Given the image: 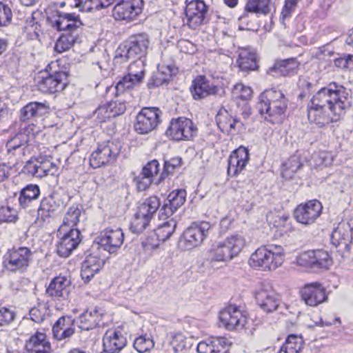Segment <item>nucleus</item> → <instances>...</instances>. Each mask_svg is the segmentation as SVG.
Wrapping results in <instances>:
<instances>
[{
    "label": "nucleus",
    "instance_id": "nucleus-1",
    "mask_svg": "<svg viewBox=\"0 0 353 353\" xmlns=\"http://www.w3.org/2000/svg\"><path fill=\"white\" fill-rule=\"evenodd\" d=\"M347 90L332 82L319 90L307 105V118L310 123L323 128L339 121L350 106Z\"/></svg>",
    "mask_w": 353,
    "mask_h": 353
},
{
    "label": "nucleus",
    "instance_id": "nucleus-2",
    "mask_svg": "<svg viewBox=\"0 0 353 353\" xmlns=\"http://www.w3.org/2000/svg\"><path fill=\"white\" fill-rule=\"evenodd\" d=\"M287 107V99L279 90H265L259 97V112L272 123H279L284 119Z\"/></svg>",
    "mask_w": 353,
    "mask_h": 353
},
{
    "label": "nucleus",
    "instance_id": "nucleus-3",
    "mask_svg": "<svg viewBox=\"0 0 353 353\" xmlns=\"http://www.w3.org/2000/svg\"><path fill=\"white\" fill-rule=\"evenodd\" d=\"M150 44L149 37L146 34L141 33L131 36L130 39L121 43L115 51L114 68L112 70L119 72L125 68V64L130 59L138 57L141 59L146 54Z\"/></svg>",
    "mask_w": 353,
    "mask_h": 353
},
{
    "label": "nucleus",
    "instance_id": "nucleus-4",
    "mask_svg": "<svg viewBox=\"0 0 353 353\" xmlns=\"http://www.w3.org/2000/svg\"><path fill=\"white\" fill-rule=\"evenodd\" d=\"M246 245L243 236L236 234L227 237L223 241L212 245L205 254L210 263H227L238 256Z\"/></svg>",
    "mask_w": 353,
    "mask_h": 353
},
{
    "label": "nucleus",
    "instance_id": "nucleus-5",
    "mask_svg": "<svg viewBox=\"0 0 353 353\" xmlns=\"http://www.w3.org/2000/svg\"><path fill=\"white\" fill-rule=\"evenodd\" d=\"M284 261V249L281 246L271 245L256 249L250 255L248 264L256 270L272 271L280 267Z\"/></svg>",
    "mask_w": 353,
    "mask_h": 353
},
{
    "label": "nucleus",
    "instance_id": "nucleus-6",
    "mask_svg": "<svg viewBox=\"0 0 353 353\" xmlns=\"http://www.w3.org/2000/svg\"><path fill=\"white\" fill-rule=\"evenodd\" d=\"M37 85L43 93H55L65 89L68 84V74L59 69L57 62H51L46 71L36 78Z\"/></svg>",
    "mask_w": 353,
    "mask_h": 353
},
{
    "label": "nucleus",
    "instance_id": "nucleus-7",
    "mask_svg": "<svg viewBox=\"0 0 353 353\" xmlns=\"http://www.w3.org/2000/svg\"><path fill=\"white\" fill-rule=\"evenodd\" d=\"M161 205L157 196H152L139 203L131 222V230L134 233L143 232Z\"/></svg>",
    "mask_w": 353,
    "mask_h": 353
},
{
    "label": "nucleus",
    "instance_id": "nucleus-8",
    "mask_svg": "<svg viewBox=\"0 0 353 353\" xmlns=\"http://www.w3.org/2000/svg\"><path fill=\"white\" fill-rule=\"evenodd\" d=\"M211 229L212 225L207 221L192 223L183 232L179 241L180 247L187 250L199 247Z\"/></svg>",
    "mask_w": 353,
    "mask_h": 353
},
{
    "label": "nucleus",
    "instance_id": "nucleus-9",
    "mask_svg": "<svg viewBox=\"0 0 353 353\" xmlns=\"http://www.w3.org/2000/svg\"><path fill=\"white\" fill-rule=\"evenodd\" d=\"M32 260V252L26 247L8 250L3 257V266L9 272H22L30 265Z\"/></svg>",
    "mask_w": 353,
    "mask_h": 353
},
{
    "label": "nucleus",
    "instance_id": "nucleus-10",
    "mask_svg": "<svg viewBox=\"0 0 353 353\" xmlns=\"http://www.w3.org/2000/svg\"><path fill=\"white\" fill-rule=\"evenodd\" d=\"M144 74L145 61L138 59L128 67V74L117 82L115 95L117 97L123 94L126 90H130L142 82Z\"/></svg>",
    "mask_w": 353,
    "mask_h": 353
},
{
    "label": "nucleus",
    "instance_id": "nucleus-11",
    "mask_svg": "<svg viewBox=\"0 0 353 353\" xmlns=\"http://www.w3.org/2000/svg\"><path fill=\"white\" fill-rule=\"evenodd\" d=\"M162 112L154 107L141 109L136 117L134 130L140 134H147L154 130L161 123Z\"/></svg>",
    "mask_w": 353,
    "mask_h": 353
},
{
    "label": "nucleus",
    "instance_id": "nucleus-12",
    "mask_svg": "<svg viewBox=\"0 0 353 353\" xmlns=\"http://www.w3.org/2000/svg\"><path fill=\"white\" fill-rule=\"evenodd\" d=\"M63 208V202L57 192H52L48 196L44 197L40 203L37 210V220L41 223H50Z\"/></svg>",
    "mask_w": 353,
    "mask_h": 353
},
{
    "label": "nucleus",
    "instance_id": "nucleus-13",
    "mask_svg": "<svg viewBox=\"0 0 353 353\" xmlns=\"http://www.w3.org/2000/svg\"><path fill=\"white\" fill-rule=\"evenodd\" d=\"M196 132L197 128L192 120L179 117L172 120L166 134L176 141H187L195 137Z\"/></svg>",
    "mask_w": 353,
    "mask_h": 353
},
{
    "label": "nucleus",
    "instance_id": "nucleus-14",
    "mask_svg": "<svg viewBox=\"0 0 353 353\" xmlns=\"http://www.w3.org/2000/svg\"><path fill=\"white\" fill-rule=\"evenodd\" d=\"M323 210L321 203L316 200H310L299 205L294 210V217L297 222L309 225L314 223L321 216Z\"/></svg>",
    "mask_w": 353,
    "mask_h": 353
},
{
    "label": "nucleus",
    "instance_id": "nucleus-15",
    "mask_svg": "<svg viewBox=\"0 0 353 353\" xmlns=\"http://www.w3.org/2000/svg\"><path fill=\"white\" fill-rule=\"evenodd\" d=\"M220 321L228 330H242L247 323V316L239 307L230 305L219 313Z\"/></svg>",
    "mask_w": 353,
    "mask_h": 353
},
{
    "label": "nucleus",
    "instance_id": "nucleus-16",
    "mask_svg": "<svg viewBox=\"0 0 353 353\" xmlns=\"http://www.w3.org/2000/svg\"><path fill=\"white\" fill-rule=\"evenodd\" d=\"M143 0H121L112 10V16L118 21H130L142 12Z\"/></svg>",
    "mask_w": 353,
    "mask_h": 353
},
{
    "label": "nucleus",
    "instance_id": "nucleus-17",
    "mask_svg": "<svg viewBox=\"0 0 353 353\" xmlns=\"http://www.w3.org/2000/svg\"><path fill=\"white\" fill-rule=\"evenodd\" d=\"M301 295L305 303L312 307L317 306L327 299L325 288L317 282L305 284L301 290Z\"/></svg>",
    "mask_w": 353,
    "mask_h": 353
},
{
    "label": "nucleus",
    "instance_id": "nucleus-18",
    "mask_svg": "<svg viewBox=\"0 0 353 353\" xmlns=\"http://www.w3.org/2000/svg\"><path fill=\"white\" fill-rule=\"evenodd\" d=\"M207 12V6L204 1L196 0L189 3L185 8L188 26L192 29L200 26L205 21Z\"/></svg>",
    "mask_w": 353,
    "mask_h": 353
},
{
    "label": "nucleus",
    "instance_id": "nucleus-19",
    "mask_svg": "<svg viewBox=\"0 0 353 353\" xmlns=\"http://www.w3.org/2000/svg\"><path fill=\"white\" fill-rule=\"evenodd\" d=\"M60 236V241L57 245V254L61 257H68L79 245L80 231L78 229H72L63 232Z\"/></svg>",
    "mask_w": 353,
    "mask_h": 353
},
{
    "label": "nucleus",
    "instance_id": "nucleus-20",
    "mask_svg": "<svg viewBox=\"0 0 353 353\" xmlns=\"http://www.w3.org/2000/svg\"><path fill=\"white\" fill-rule=\"evenodd\" d=\"M50 106L46 101H32L24 105L19 111V121L27 123L29 121H37L50 112Z\"/></svg>",
    "mask_w": 353,
    "mask_h": 353
},
{
    "label": "nucleus",
    "instance_id": "nucleus-21",
    "mask_svg": "<svg viewBox=\"0 0 353 353\" xmlns=\"http://www.w3.org/2000/svg\"><path fill=\"white\" fill-rule=\"evenodd\" d=\"M250 160L249 150L240 146L234 150L228 158V174L236 176L245 170Z\"/></svg>",
    "mask_w": 353,
    "mask_h": 353
},
{
    "label": "nucleus",
    "instance_id": "nucleus-22",
    "mask_svg": "<svg viewBox=\"0 0 353 353\" xmlns=\"http://www.w3.org/2000/svg\"><path fill=\"white\" fill-rule=\"evenodd\" d=\"M186 196L187 193L184 189H177L172 191L167 197V201L160 209V218L165 219L172 216L184 204Z\"/></svg>",
    "mask_w": 353,
    "mask_h": 353
},
{
    "label": "nucleus",
    "instance_id": "nucleus-23",
    "mask_svg": "<svg viewBox=\"0 0 353 353\" xmlns=\"http://www.w3.org/2000/svg\"><path fill=\"white\" fill-rule=\"evenodd\" d=\"M221 88L214 85L205 76H199L194 79L190 91L194 99H201L210 94H219Z\"/></svg>",
    "mask_w": 353,
    "mask_h": 353
},
{
    "label": "nucleus",
    "instance_id": "nucleus-24",
    "mask_svg": "<svg viewBox=\"0 0 353 353\" xmlns=\"http://www.w3.org/2000/svg\"><path fill=\"white\" fill-rule=\"evenodd\" d=\"M256 299L261 307L267 312L275 310L279 305V295L269 285H263L257 291Z\"/></svg>",
    "mask_w": 353,
    "mask_h": 353
},
{
    "label": "nucleus",
    "instance_id": "nucleus-25",
    "mask_svg": "<svg viewBox=\"0 0 353 353\" xmlns=\"http://www.w3.org/2000/svg\"><path fill=\"white\" fill-rule=\"evenodd\" d=\"M70 285L71 281L66 276H56L49 284L46 294L58 299H66L69 296Z\"/></svg>",
    "mask_w": 353,
    "mask_h": 353
},
{
    "label": "nucleus",
    "instance_id": "nucleus-26",
    "mask_svg": "<svg viewBox=\"0 0 353 353\" xmlns=\"http://www.w3.org/2000/svg\"><path fill=\"white\" fill-rule=\"evenodd\" d=\"M231 342L225 337H214L198 343V353H225Z\"/></svg>",
    "mask_w": 353,
    "mask_h": 353
},
{
    "label": "nucleus",
    "instance_id": "nucleus-27",
    "mask_svg": "<svg viewBox=\"0 0 353 353\" xmlns=\"http://www.w3.org/2000/svg\"><path fill=\"white\" fill-rule=\"evenodd\" d=\"M74 319L69 316L60 317L52 327L54 337L59 340L70 338L74 333Z\"/></svg>",
    "mask_w": 353,
    "mask_h": 353
},
{
    "label": "nucleus",
    "instance_id": "nucleus-28",
    "mask_svg": "<svg viewBox=\"0 0 353 353\" xmlns=\"http://www.w3.org/2000/svg\"><path fill=\"white\" fill-rule=\"evenodd\" d=\"M29 139L23 133H17L6 143V148L9 155L20 158L26 154L28 146Z\"/></svg>",
    "mask_w": 353,
    "mask_h": 353
},
{
    "label": "nucleus",
    "instance_id": "nucleus-29",
    "mask_svg": "<svg viewBox=\"0 0 353 353\" xmlns=\"http://www.w3.org/2000/svg\"><path fill=\"white\" fill-rule=\"evenodd\" d=\"M216 121L219 128L224 133H231L236 129H240L243 123L232 117L229 112L225 110H220L216 117Z\"/></svg>",
    "mask_w": 353,
    "mask_h": 353
},
{
    "label": "nucleus",
    "instance_id": "nucleus-30",
    "mask_svg": "<svg viewBox=\"0 0 353 353\" xmlns=\"http://www.w3.org/2000/svg\"><path fill=\"white\" fill-rule=\"evenodd\" d=\"M299 63L294 58L276 61L274 65L268 70L269 73H277L282 76H290L297 71Z\"/></svg>",
    "mask_w": 353,
    "mask_h": 353
},
{
    "label": "nucleus",
    "instance_id": "nucleus-31",
    "mask_svg": "<svg viewBox=\"0 0 353 353\" xmlns=\"http://www.w3.org/2000/svg\"><path fill=\"white\" fill-rule=\"evenodd\" d=\"M159 171V163L157 160L148 162L142 170L141 179L137 181L138 188L144 190L148 188L152 182L153 178Z\"/></svg>",
    "mask_w": 353,
    "mask_h": 353
},
{
    "label": "nucleus",
    "instance_id": "nucleus-32",
    "mask_svg": "<svg viewBox=\"0 0 353 353\" xmlns=\"http://www.w3.org/2000/svg\"><path fill=\"white\" fill-rule=\"evenodd\" d=\"M81 214V210L78 206L72 205L68 210L63 221V223L59 227L57 234L61 235L63 232L72 229H77L76 226L79 222V217Z\"/></svg>",
    "mask_w": 353,
    "mask_h": 353
},
{
    "label": "nucleus",
    "instance_id": "nucleus-33",
    "mask_svg": "<svg viewBox=\"0 0 353 353\" xmlns=\"http://www.w3.org/2000/svg\"><path fill=\"white\" fill-rule=\"evenodd\" d=\"M101 314L97 308L89 309L79 316V327L83 330H90L96 327L100 321Z\"/></svg>",
    "mask_w": 353,
    "mask_h": 353
},
{
    "label": "nucleus",
    "instance_id": "nucleus-34",
    "mask_svg": "<svg viewBox=\"0 0 353 353\" xmlns=\"http://www.w3.org/2000/svg\"><path fill=\"white\" fill-rule=\"evenodd\" d=\"M272 0H247L245 11L259 15H267L271 12Z\"/></svg>",
    "mask_w": 353,
    "mask_h": 353
},
{
    "label": "nucleus",
    "instance_id": "nucleus-35",
    "mask_svg": "<svg viewBox=\"0 0 353 353\" xmlns=\"http://www.w3.org/2000/svg\"><path fill=\"white\" fill-rule=\"evenodd\" d=\"M39 195L40 189L37 185H27L20 191L19 204L23 208H27L32 201L38 199Z\"/></svg>",
    "mask_w": 353,
    "mask_h": 353
},
{
    "label": "nucleus",
    "instance_id": "nucleus-36",
    "mask_svg": "<svg viewBox=\"0 0 353 353\" xmlns=\"http://www.w3.org/2000/svg\"><path fill=\"white\" fill-rule=\"evenodd\" d=\"M237 63L242 71L255 70L256 68L255 53L246 48L241 49L239 54Z\"/></svg>",
    "mask_w": 353,
    "mask_h": 353
},
{
    "label": "nucleus",
    "instance_id": "nucleus-37",
    "mask_svg": "<svg viewBox=\"0 0 353 353\" xmlns=\"http://www.w3.org/2000/svg\"><path fill=\"white\" fill-rule=\"evenodd\" d=\"M330 241L335 247L341 246L346 250L350 249L349 231L345 229L344 225H339L333 230L330 236Z\"/></svg>",
    "mask_w": 353,
    "mask_h": 353
},
{
    "label": "nucleus",
    "instance_id": "nucleus-38",
    "mask_svg": "<svg viewBox=\"0 0 353 353\" xmlns=\"http://www.w3.org/2000/svg\"><path fill=\"white\" fill-rule=\"evenodd\" d=\"M110 157V148L108 145L98 149L93 152L90 157V164L93 168H98L101 166L107 165Z\"/></svg>",
    "mask_w": 353,
    "mask_h": 353
},
{
    "label": "nucleus",
    "instance_id": "nucleus-39",
    "mask_svg": "<svg viewBox=\"0 0 353 353\" xmlns=\"http://www.w3.org/2000/svg\"><path fill=\"white\" fill-rule=\"evenodd\" d=\"M303 345V340L301 336L290 334L278 353H299L302 349Z\"/></svg>",
    "mask_w": 353,
    "mask_h": 353
},
{
    "label": "nucleus",
    "instance_id": "nucleus-40",
    "mask_svg": "<svg viewBox=\"0 0 353 353\" xmlns=\"http://www.w3.org/2000/svg\"><path fill=\"white\" fill-rule=\"evenodd\" d=\"M94 245L101 254H110V230L105 228L100 232L94 241Z\"/></svg>",
    "mask_w": 353,
    "mask_h": 353
},
{
    "label": "nucleus",
    "instance_id": "nucleus-41",
    "mask_svg": "<svg viewBox=\"0 0 353 353\" xmlns=\"http://www.w3.org/2000/svg\"><path fill=\"white\" fill-rule=\"evenodd\" d=\"M77 40V36L72 33H65L60 36L56 42L54 49L62 53L70 50Z\"/></svg>",
    "mask_w": 353,
    "mask_h": 353
},
{
    "label": "nucleus",
    "instance_id": "nucleus-42",
    "mask_svg": "<svg viewBox=\"0 0 353 353\" xmlns=\"http://www.w3.org/2000/svg\"><path fill=\"white\" fill-rule=\"evenodd\" d=\"M176 225L174 221L170 220L159 226L155 230L154 234L159 237L160 241L163 242L172 236L175 230Z\"/></svg>",
    "mask_w": 353,
    "mask_h": 353
},
{
    "label": "nucleus",
    "instance_id": "nucleus-43",
    "mask_svg": "<svg viewBox=\"0 0 353 353\" xmlns=\"http://www.w3.org/2000/svg\"><path fill=\"white\" fill-rule=\"evenodd\" d=\"M48 306L45 303H39L30 310L29 314L30 319L35 323H41L46 318Z\"/></svg>",
    "mask_w": 353,
    "mask_h": 353
},
{
    "label": "nucleus",
    "instance_id": "nucleus-44",
    "mask_svg": "<svg viewBox=\"0 0 353 353\" xmlns=\"http://www.w3.org/2000/svg\"><path fill=\"white\" fill-rule=\"evenodd\" d=\"M39 178L47 175H54L57 171V165L47 159H39Z\"/></svg>",
    "mask_w": 353,
    "mask_h": 353
},
{
    "label": "nucleus",
    "instance_id": "nucleus-45",
    "mask_svg": "<svg viewBox=\"0 0 353 353\" xmlns=\"http://www.w3.org/2000/svg\"><path fill=\"white\" fill-rule=\"evenodd\" d=\"M314 267L328 268L332 265V259L327 252L314 250Z\"/></svg>",
    "mask_w": 353,
    "mask_h": 353
},
{
    "label": "nucleus",
    "instance_id": "nucleus-46",
    "mask_svg": "<svg viewBox=\"0 0 353 353\" xmlns=\"http://www.w3.org/2000/svg\"><path fill=\"white\" fill-rule=\"evenodd\" d=\"M171 77V71L165 68L164 70H159L155 73L150 81V83L154 86H160L167 83Z\"/></svg>",
    "mask_w": 353,
    "mask_h": 353
},
{
    "label": "nucleus",
    "instance_id": "nucleus-47",
    "mask_svg": "<svg viewBox=\"0 0 353 353\" xmlns=\"http://www.w3.org/2000/svg\"><path fill=\"white\" fill-rule=\"evenodd\" d=\"M171 345L174 352L179 353L185 350L189 346V343L183 334L178 333L173 336Z\"/></svg>",
    "mask_w": 353,
    "mask_h": 353
},
{
    "label": "nucleus",
    "instance_id": "nucleus-48",
    "mask_svg": "<svg viewBox=\"0 0 353 353\" xmlns=\"http://www.w3.org/2000/svg\"><path fill=\"white\" fill-rule=\"evenodd\" d=\"M233 94L236 98H239L243 101L251 99L252 90L250 87L245 86L242 83H236L233 88Z\"/></svg>",
    "mask_w": 353,
    "mask_h": 353
},
{
    "label": "nucleus",
    "instance_id": "nucleus-49",
    "mask_svg": "<svg viewBox=\"0 0 353 353\" xmlns=\"http://www.w3.org/2000/svg\"><path fill=\"white\" fill-rule=\"evenodd\" d=\"M12 12L6 4L0 2V27L8 26L12 22Z\"/></svg>",
    "mask_w": 353,
    "mask_h": 353
},
{
    "label": "nucleus",
    "instance_id": "nucleus-50",
    "mask_svg": "<svg viewBox=\"0 0 353 353\" xmlns=\"http://www.w3.org/2000/svg\"><path fill=\"white\" fill-rule=\"evenodd\" d=\"M153 345V341L150 339L143 336L137 338L134 342V348L140 353L147 352L152 348Z\"/></svg>",
    "mask_w": 353,
    "mask_h": 353
},
{
    "label": "nucleus",
    "instance_id": "nucleus-51",
    "mask_svg": "<svg viewBox=\"0 0 353 353\" xmlns=\"http://www.w3.org/2000/svg\"><path fill=\"white\" fill-rule=\"evenodd\" d=\"M296 263L302 267H314V250H310L300 254L296 258Z\"/></svg>",
    "mask_w": 353,
    "mask_h": 353
},
{
    "label": "nucleus",
    "instance_id": "nucleus-52",
    "mask_svg": "<svg viewBox=\"0 0 353 353\" xmlns=\"http://www.w3.org/2000/svg\"><path fill=\"white\" fill-rule=\"evenodd\" d=\"M17 219L16 210L10 207L0 208V222L14 223Z\"/></svg>",
    "mask_w": 353,
    "mask_h": 353
},
{
    "label": "nucleus",
    "instance_id": "nucleus-53",
    "mask_svg": "<svg viewBox=\"0 0 353 353\" xmlns=\"http://www.w3.org/2000/svg\"><path fill=\"white\" fill-rule=\"evenodd\" d=\"M39 159H31L26 162L22 172L28 175L39 177Z\"/></svg>",
    "mask_w": 353,
    "mask_h": 353
},
{
    "label": "nucleus",
    "instance_id": "nucleus-54",
    "mask_svg": "<svg viewBox=\"0 0 353 353\" xmlns=\"http://www.w3.org/2000/svg\"><path fill=\"white\" fill-rule=\"evenodd\" d=\"M69 17H73V14L58 12V19L54 21V26L58 30L67 32V27H70L68 23Z\"/></svg>",
    "mask_w": 353,
    "mask_h": 353
},
{
    "label": "nucleus",
    "instance_id": "nucleus-55",
    "mask_svg": "<svg viewBox=\"0 0 353 353\" xmlns=\"http://www.w3.org/2000/svg\"><path fill=\"white\" fill-rule=\"evenodd\" d=\"M50 343L46 340V336L45 334L41 332H37L34 335H33L30 340L26 343V350H32V347H36L39 345L41 344H48Z\"/></svg>",
    "mask_w": 353,
    "mask_h": 353
},
{
    "label": "nucleus",
    "instance_id": "nucleus-56",
    "mask_svg": "<svg viewBox=\"0 0 353 353\" xmlns=\"http://www.w3.org/2000/svg\"><path fill=\"white\" fill-rule=\"evenodd\" d=\"M162 242L154 234L149 235L143 242L142 245L145 251H151L159 248L160 243Z\"/></svg>",
    "mask_w": 353,
    "mask_h": 353
},
{
    "label": "nucleus",
    "instance_id": "nucleus-57",
    "mask_svg": "<svg viewBox=\"0 0 353 353\" xmlns=\"http://www.w3.org/2000/svg\"><path fill=\"white\" fill-rule=\"evenodd\" d=\"M15 313L14 311L7 308H0V326L9 325L15 319Z\"/></svg>",
    "mask_w": 353,
    "mask_h": 353
},
{
    "label": "nucleus",
    "instance_id": "nucleus-58",
    "mask_svg": "<svg viewBox=\"0 0 353 353\" xmlns=\"http://www.w3.org/2000/svg\"><path fill=\"white\" fill-rule=\"evenodd\" d=\"M104 260L101 259L97 256L90 254L86 256L82 263H84L85 269L87 270V267H92L94 270H101L104 265Z\"/></svg>",
    "mask_w": 353,
    "mask_h": 353
},
{
    "label": "nucleus",
    "instance_id": "nucleus-59",
    "mask_svg": "<svg viewBox=\"0 0 353 353\" xmlns=\"http://www.w3.org/2000/svg\"><path fill=\"white\" fill-rule=\"evenodd\" d=\"M114 341V346L115 350H120L123 348L127 343L126 338L122 334L119 330H115L114 332V336L112 338Z\"/></svg>",
    "mask_w": 353,
    "mask_h": 353
},
{
    "label": "nucleus",
    "instance_id": "nucleus-60",
    "mask_svg": "<svg viewBox=\"0 0 353 353\" xmlns=\"http://www.w3.org/2000/svg\"><path fill=\"white\" fill-rule=\"evenodd\" d=\"M124 234L119 228L112 230V248H119L123 243Z\"/></svg>",
    "mask_w": 353,
    "mask_h": 353
},
{
    "label": "nucleus",
    "instance_id": "nucleus-61",
    "mask_svg": "<svg viewBox=\"0 0 353 353\" xmlns=\"http://www.w3.org/2000/svg\"><path fill=\"white\" fill-rule=\"evenodd\" d=\"M181 165V159L174 157L168 161H165L164 163V173L170 174L174 168L180 167Z\"/></svg>",
    "mask_w": 353,
    "mask_h": 353
},
{
    "label": "nucleus",
    "instance_id": "nucleus-62",
    "mask_svg": "<svg viewBox=\"0 0 353 353\" xmlns=\"http://www.w3.org/2000/svg\"><path fill=\"white\" fill-rule=\"evenodd\" d=\"M99 270H94L92 267L89 265L87 267V270L85 269L84 263L81 264V276L85 283H88L90 280L94 277L96 273H97Z\"/></svg>",
    "mask_w": 353,
    "mask_h": 353
},
{
    "label": "nucleus",
    "instance_id": "nucleus-63",
    "mask_svg": "<svg viewBox=\"0 0 353 353\" xmlns=\"http://www.w3.org/2000/svg\"><path fill=\"white\" fill-rule=\"evenodd\" d=\"M72 14L73 17H69L68 23L70 24V27H67V32H68V33H72L74 34L78 29L81 28L83 23L81 21L78 16H76L74 13Z\"/></svg>",
    "mask_w": 353,
    "mask_h": 353
},
{
    "label": "nucleus",
    "instance_id": "nucleus-64",
    "mask_svg": "<svg viewBox=\"0 0 353 353\" xmlns=\"http://www.w3.org/2000/svg\"><path fill=\"white\" fill-rule=\"evenodd\" d=\"M178 47L181 52L186 54H193L196 51V46L188 40H180Z\"/></svg>",
    "mask_w": 353,
    "mask_h": 353
}]
</instances>
